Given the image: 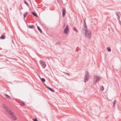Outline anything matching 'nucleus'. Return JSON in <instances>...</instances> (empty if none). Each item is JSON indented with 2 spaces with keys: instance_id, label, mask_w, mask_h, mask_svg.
<instances>
[{
  "instance_id": "1a4fd4ad",
  "label": "nucleus",
  "mask_w": 121,
  "mask_h": 121,
  "mask_svg": "<svg viewBox=\"0 0 121 121\" xmlns=\"http://www.w3.org/2000/svg\"><path fill=\"white\" fill-rule=\"evenodd\" d=\"M48 89L52 92H55L54 90L52 88L50 87H48Z\"/></svg>"
},
{
  "instance_id": "a878e982",
  "label": "nucleus",
  "mask_w": 121,
  "mask_h": 121,
  "mask_svg": "<svg viewBox=\"0 0 121 121\" xmlns=\"http://www.w3.org/2000/svg\"><path fill=\"white\" fill-rule=\"evenodd\" d=\"M116 14L117 15H117H119L117 13H116Z\"/></svg>"
},
{
  "instance_id": "6ab92c4d",
  "label": "nucleus",
  "mask_w": 121,
  "mask_h": 121,
  "mask_svg": "<svg viewBox=\"0 0 121 121\" xmlns=\"http://www.w3.org/2000/svg\"><path fill=\"white\" fill-rule=\"evenodd\" d=\"M107 49L108 52H110L111 51V49L109 47L107 48Z\"/></svg>"
},
{
  "instance_id": "c756f323",
  "label": "nucleus",
  "mask_w": 121,
  "mask_h": 121,
  "mask_svg": "<svg viewBox=\"0 0 121 121\" xmlns=\"http://www.w3.org/2000/svg\"><path fill=\"white\" fill-rule=\"evenodd\" d=\"M65 24H64V26H65Z\"/></svg>"
},
{
  "instance_id": "5701e85b",
  "label": "nucleus",
  "mask_w": 121,
  "mask_h": 121,
  "mask_svg": "<svg viewBox=\"0 0 121 121\" xmlns=\"http://www.w3.org/2000/svg\"><path fill=\"white\" fill-rule=\"evenodd\" d=\"M104 90V88L103 86H102V87L100 88V90L101 91H103Z\"/></svg>"
},
{
  "instance_id": "9b49d317",
  "label": "nucleus",
  "mask_w": 121,
  "mask_h": 121,
  "mask_svg": "<svg viewBox=\"0 0 121 121\" xmlns=\"http://www.w3.org/2000/svg\"><path fill=\"white\" fill-rule=\"evenodd\" d=\"M29 27L31 29H33L34 27L33 25H29Z\"/></svg>"
},
{
  "instance_id": "393cba45",
  "label": "nucleus",
  "mask_w": 121,
  "mask_h": 121,
  "mask_svg": "<svg viewBox=\"0 0 121 121\" xmlns=\"http://www.w3.org/2000/svg\"><path fill=\"white\" fill-rule=\"evenodd\" d=\"M117 18H118V19L119 18H120V17L119 15H117Z\"/></svg>"
},
{
  "instance_id": "0eeeda50",
  "label": "nucleus",
  "mask_w": 121,
  "mask_h": 121,
  "mask_svg": "<svg viewBox=\"0 0 121 121\" xmlns=\"http://www.w3.org/2000/svg\"><path fill=\"white\" fill-rule=\"evenodd\" d=\"M69 29L68 28V25H66V27L64 31V33H66L67 35L68 34L67 33L69 31Z\"/></svg>"
},
{
  "instance_id": "c85d7f7f",
  "label": "nucleus",
  "mask_w": 121,
  "mask_h": 121,
  "mask_svg": "<svg viewBox=\"0 0 121 121\" xmlns=\"http://www.w3.org/2000/svg\"><path fill=\"white\" fill-rule=\"evenodd\" d=\"M57 0V1L58 3H59V1H58V0Z\"/></svg>"
},
{
  "instance_id": "ddd939ff",
  "label": "nucleus",
  "mask_w": 121,
  "mask_h": 121,
  "mask_svg": "<svg viewBox=\"0 0 121 121\" xmlns=\"http://www.w3.org/2000/svg\"><path fill=\"white\" fill-rule=\"evenodd\" d=\"M5 36L2 35L1 37H0V39H4L5 38Z\"/></svg>"
},
{
  "instance_id": "f8f14e48",
  "label": "nucleus",
  "mask_w": 121,
  "mask_h": 121,
  "mask_svg": "<svg viewBox=\"0 0 121 121\" xmlns=\"http://www.w3.org/2000/svg\"><path fill=\"white\" fill-rule=\"evenodd\" d=\"M32 13L36 17H38L37 15L35 12H32Z\"/></svg>"
},
{
  "instance_id": "20e7f679",
  "label": "nucleus",
  "mask_w": 121,
  "mask_h": 121,
  "mask_svg": "<svg viewBox=\"0 0 121 121\" xmlns=\"http://www.w3.org/2000/svg\"><path fill=\"white\" fill-rule=\"evenodd\" d=\"M89 77V73L87 71H86L85 72V75L84 79V82H87L88 80Z\"/></svg>"
},
{
  "instance_id": "9d476101",
  "label": "nucleus",
  "mask_w": 121,
  "mask_h": 121,
  "mask_svg": "<svg viewBox=\"0 0 121 121\" xmlns=\"http://www.w3.org/2000/svg\"><path fill=\"white\" fill-rule=\"evenodd\" d=\"M37 27L38 30L41 33H42V31L40 27L38 26H37Z\"/></svg>"
},
{
  "instance_id": "f03ea898",
  "label": "nucleus",
  "mask_w": 121,
  "mask_h": 121,
  "mask_svg": "<svg viewBox=\"0 0 121 121\" xmlns=\"http://www.w3.org/2000/svg\"><path fill=\"white\" fill-rule=\"evenodd\" d=\"M85 37L88 39H91V31L89 29H87L86 32Z\"/></svg>"
},
{
  "instance_id": "423d86ee",
  "label": "nucleus",
  "mask_w": 121,
  "mask_h": 121,
  "mask_svg": "<svg viewBox=\"0 0 121 121\" xmlns=\"http://www.w3.org/2000/svg\"><path fill=\"white\" fill-rule=\"evenodd\" d=\"M39 63L43 68L44 69L46 66V64L45 62L42 60H40L39 61Z\"/></svg>"
},
{
  "instance_id": "dca6fc26",
  "label": "nucleus",
  "mask_w": 121,
  "mask_h": 121,
  "mask_svg": "<svg viewBox=\"0 0 121 121\" xmlns=\"http://www.w3.org/2000/svg\"><path fill=\"white\" fill-rule=\"evenodd\" d=\"M116 100H115L113 102V106L114 107V108L115 106V105L116 104Z\"/></svg>"
},
{
  "instance_id": "39448f33",
  "label": "nucleus",
  "mask_w": 121,
  "mask_h": 121,
  "mask_svg": "<svg viewBox=\"0 0 121 121\" xmlns=\"http://www.w3.org/2000/svg\"><path fill=\"white\" fill-rule=\"evenodd\" d=\"M84 26L82 28V30L81 32L82 33L84 34L87 30V26H86V24L85 21H84Z\"/></svg>"
},
{
  "instance_id": "6e6552de",
  "label": "nucleus",
  "mask_w": 121,
  "mask_h": 121,
  "mask_svg": "<svg viewBox=\"0 0 121 121\" xmlns=\"http://www.w3.org/2000/svg\"><path fill=\"white\" fill-rule=\"evenodd\" d=\"M65 10L64 9H62V16L64 17L65 14Z\"/></svg>"
},
{
  "instance_id": "b1692460",
  "label": "nucleus",
  "mask_w": 121,
  "mask_h": 121,
  "mask_svg": "<svg viewBox=\"0 0 121 121\" xmlns=\"http://www.w3.org/2000/svg\"><path fill=\"white\" fill-rule=\"evenodd\" d=\"M33 120L34 121H38L36 118H35L33 119Z\"/></svg>"
},
{
  "instance_id": "f3484780",
  "label": "nucleus",
  "mask_w": 121,
  "mask_h": 121,
  "mask_svg": "<svg viewBox=\"0 0 121 121\" xmlns=\"http://www.w3.org/2000/svg\"><path fill=\"white\" fill-rule=\"evenodd\" d=\"M41 80L43 82H45V79L44 78H42L41 79Z\"/></svg>"
},
{
  "instance_id": "4468645a",
  "label": "nucleus",
  "mask_w": 121,
  "mask_h": 121,
  "mask_svg": "<svg viewBox=\"0 0 121 121\" xmlns=\"http://www.w3.org/2000/svg\"><path fill=\"white\" fill-rule=\"evenodd\" d=\"M5 96L6 98L8 99H9L10 98V96L7 94H5Z\"/></svg>"
},
{
  "instance_id": "f257e3e1",
  "label": "nucleus",
  "mask_w": 121,
  "mask_h": 121,
  "mask_svg": "<svg viewBox=\"0 0 121 121\" xmlns=\"http://www.w3.org/2000/svg\"><path fill=\"white\" fill-rule=\"evenodd\" d=\"M3 106L4 109L11 116L12 118L14 120H16V118L15 116L13 115V113L11 112L8 107L4 104H3Z\"/></svg>"
},
{
  "instance_id": "bb28decb",
  "label": "nucleus",
  "mask_w": 121,
  "mask_h": 121,
  "mask_svg": "<svg viewBox=\"0 0 121 121\" xmlns=\"http://www.w3.org/2000/svg\"><path fill=\"white\" fill-rule=\"evenodd\" d=\"M46 87H47V88H48V87H48V86H46Z\"/></svg>"
},
{
  "instance_id": "7ed1b4c3",
  "label": "nucleus",
  "mask_w": 121,
  "mask_h": 121,
  "mask_svg": "<svg viewBox=\"0 0 121 121\" xmlns=\"http://www.w3.org/2000/svg\"><path fill=\"white\" fill-rule=\"evenodd\" d=\"M101 80V78L99 76H95L93 80V84L95 85L96 83L99 82Z\"/></svg>"
},
{
  "instance_id": "cd10ccee",
  "label": "nucleus",
  "mask_w": 121,
  "mask_h": 121,
  "mask_svg": "<svg viewBox=\"0 0 121 121\" xmlns=\"http://www.w3.org/2000/svg\"><path fill=\"white\" fill-rule=\"evenodd\" d=\"M77 51H78V49H77Z\"/></svg>"
},
{
  "instance_id": "a211bd4d",
  "label": "nucleus",
  "mask_w": 121,
  "mask_h": 121,
  "mask_svg": "<svg viewBox=\"0 0 121 121\" xmlns=\"http://www.w3.org/2000/svg\"><path fill=\"white\" fill-rule=\"evenodd\" d=\"M20 104L21 105L23 106L25 105V103L23 102L22 101L21 102Z\"/></svg>"
},
{
  "instance_id": "aec40b11",
  "label": "nucleus",
  "mask_w": 121,
  "mask_h": 121,
  "mask_svg": "<svg viewBox=\"0 0 121 121\" xmlns=\"http://www.w3.org/2000/svg\"><path fill=\"white\" fill-rule=\"evenodd\" d=\"M73 30H74L75 31H76L77 32L78 31L77 30V29L76 27H73Z\"/></svg>"
},
{
  "instance_id": "412c9836",
  "label": "nucleus",
  "mask_w": 121,
  "mask_h": 121,
  "mask_svg": "<svg viewBox=\"0 0 121 121\" xmlns=\"http://www.w3.org/2000/svg\"><path fill=\"white\" fill-rule=\"evenodd\" d=\"M63 72L64 73L66 74V75H67L68 76H70V75L69 73H65V72Z\"/></svg>"
},
{
  "instance_id": "2eb2a0df",
  "label": "nucleus",
  "mask_w": 121,
  "mask_h": 121,
  "mask_svg": "<svg viewBox=\"0 0 121 121\" xmlns=\"http://www.w3.org/2000/svg\"><path fill=\"white\" fill-rule=\"evenodd\" d=\"M28 14V12H26L23 14V16L24 18H25Z\"/></svg>"
},
{
  "instance_id": "4be33fe9",
  "label": "nucleus",
  "mask_w": 121,
  "mask_h": 121,
  "mask_svg": "<svg viewBox=\"0 0 121 121\" xmlns=\"http://www.w3.org/2000/svg\"><path fill=\"white\" fill-rule=\"evenodd\" d=\"M24 3L26 4L27 6H28L29 5V4H28V3L25 0L24 1Z\"/></svg>"
}]
</instances>
